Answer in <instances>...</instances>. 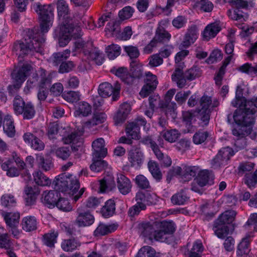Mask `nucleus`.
Masks as SVG:
<instances>
[{"label": "nucleus", "instance_id": "obj_1", "mask_svg": "<svg viewBox=\"0 0 257 257\" xmlns=\"http://www.w3.org/2000/svg\"><path fill=\"white\" fill-rule=\"evenodd\" d=\"M35 11L39 16L41 32L37 29L28 30L23 40L14 43L13 51L19 57L32 54L34 52H41L45 41L43 35L53 25L54 7L52 5L42 6L38 4Z\"/></svg>", "mask_w": 257, "mask_h": 257}, {"label": "nucleus", "instance_id": "obj_2", "mask_svg": "<svg viewBox=\"0 0 257 257\" xmlns=\"http://www.w3.org/2000/svg\"><path fill=\"white\" fill-rule=\"evenodd\" d=\"M55 189L59 192L68 193L73 196V200L76 202L82 195L84 188L80 190V183L76 176L72 174L62 173L56 177L53 181Z\"/></svg>", "mask_w": 257, "mask_h": 257}, {"label": "nucleus", "instance_id": "obj_3", "mask_svg": "<svg viewBox=\"0 0 257 257\" xmlns=\"http://www.w3.org/2000/svg\"><path fill=\"white\" fill-rule=\"evenodd\" d=\"M233 118L237 124L232 130V135L236 139L243 138L245 136L250 134L252 131V125L254 123V117L246 111L236 109Z\"/></svg>", "mask_w": 257, "mask_h": 257}, {"label": "nucleus", "instance_id": "obj_4", "mask_svg": "<svg viewBox=\"0 0 257 257\" xmlns=\"http://www.w3.org/2000/svg\"><path fill=\"white\" fill-rule=\"evenodd\" d=\"M185 67L184 63H179L176 67L171 77L172 81L175 82L180 88H182L186 85L187 80L192 81L199 77L202 74L200 69L196 66H193L184 72L183 69Z\"/></svg>", "mask_w": 257, "mask_h": 257}, {"label": "nucleus", "instance_id": "obj_5", "mask_svg": "<svg viewBox=\"0 0 257 257\" xmlns=\"http://www.w3.org/2000/svg\"><path fill=\"white\" fill-rule=\"evenodd\" d=\"M155 226L156 228L154 233V239L168 244H172L175 242L173 233L176 230V226L173 221L155 222Z\"/></svg>", "mask_w": 257, "mask_h": 257}, {"label": "nucleus", "instance_id": "obj_6", "mask_svg": "<svg viewBox=\"0 0 257 257\" xmlns=\"http://www.w3.org/2000/svg\"><path fill=\"white\" fill-rule=\"evenodd\" d=\"M33 70L32 66L28 63L17 67L12 73L13 84L8 86L9 92L13 95L21 87L30 72Z\"/></svg>", "mask_w": 257, "mask_h": 257}, {"label": "nucleus", "instance_id": "obj_7", "mask_svg": "<svg viewBox=\"0 0 257 257\" xmlns=\"http://www.w3.org/2000/svg\"><path fill=\"white\" fill-rule=\"evenodd\" d=\"M219 102L217 99L212 100L210 96L206 95H203L199 101L198 107V117L202 121L203 125H207L209 121L210 114L215 107L219 105Z\"/></svg>", "mask_w": 257, "mask_h": 257}, {"label": "nucleus", "instance_id": "obj_8", "mask_svg": "<svg viewBox=\"0 0 257 257\" xmlns=\"http://www.w3.org/2000/svg\"><path fill=\"white\" fill-rule=\"evenodd\" d=\"M13 109L17 115H21L24 119H32L35 115L36 110L31 102L26 103L20 96H16L13 101Z\"/></svg>", "mask_w": 257, "mask_h": 257}, {"label": "nucleus", "instance_id": "obj_9", "mask_svg": "<svg viewBox=\"0 0 257 257\" xmlns=\"http://www.w3.org/2000/svg\"><path fill=\"white\" fill-rule=\"evenodd\" d=\"M68 31H63L61 25L55 30L56 35L59 37V44L60 47L65 46L70 40V36L78 38L82 36L81 29L77 25L65 26Z\"/></svg>", "mask_w": 257, "mask_h": 257}, {"label": "nucleus", "instance_id": "obj_10", "mask_svg": "<svg viewBox=\"0 0 257 257\" xmlns=\"http://www.w3.org/2000/svg\"><path fill=\"white\" fill-rule=\"evenodd\" d=\"M57 9L59 25H61V29L63 31H67L65 26L75 25L70 16L69 6L65 1L58 0L57 3Z\"/></svg>", "mask_w": 257, "mask_h": 257}, {"label": "nucleus", "instance_id": "obj_11", "mask_svg": "<svg viewBox=\"0 0 257 257\" xmlns=\"http://www.w3.org/2000/svg\"><path fill=\"white\" fill-rule=\"evenodd\" d=\"M52 78L50 73H47L45 70L40 68L33 74L27 81V83L31 84L33 86H38L40 88H45L50 86Z\"/></svg>", "mask_w": 257, "mask_h": 257}, {"label": "nucleus", "instance_id": "obj_12", "mask_svg": "<svg viewBox=\"0 0 257 257\" xmlns=\"http://www.w3.org/2000/svg\"><path fill=\"white\" fill-rule=\"evenodd\" d=\"M233 10H229L228 15L231 19L238 21L240 22L245 21L247 19V15L242 11L243 9H246L248 7V2L244 0H234L231 2Z\"/></svg>", "mask_w": 257, "mask_h": 257}, {"label": "nucleus", "instance_id": "obj_13", "mask_svg": "<svg viewBox=\"0 0 257 257\" xmlns=\"http://www.w3.org/2000/svg\"><path fill=\"white\" fill-rule=\"evenodd\" d=\"M120 86L116 84L114 87L108 82H103L99 86L98 92L101 97H107L112 95L113 101H116L119 97Z\"/></svg>", "mask_w": 257, "mask_h": 257}, {"label": "nucleus", "instance_id": "obj_14", "mask_svg": "<svg viewBox=\"0 0 257 257\" xmlns=\"http://www.w3.org/2000/svg\"><path fill=\"white\" fill-rule=\"evenodd\" d=\"M77 217L75 223L79 227H85L93 223L94 217L89 211H85L83 207H79L77 209Z\"/></svg>", "mask_w": 257, "mask_h": 257}, {"label": "nucleus", "instance_id": "obj_15", "mask_svg": "<svg viewBox=\"0 0 257 257\" xmlns=\"http://www.w3.org/2000/svg\"><path fill=\"white\" fill-rule=\"evenodd\" d=\"M129 165L136 169H140L144 162L143 153L138 149L131 150L128 154Z\"/></svg>", "mask_w": 257, "mask_h": 257}, {"label": "nucleus", "instance_id": "obj_16", "mask_svg": "<svg viewBox=\"0 0 257 257\" xmlns=\"http://www.w3.org/2000/svg\"><path fill=\"white\" fill-rule=\"evenodd\" d=\"M93 149L92 156L96 158H104L107 154V150L105 148V142L102 138H98L92 143Z\"/></svg>", "mask_w": 257, "mask_h": 257}, {"label": "nucleus", "instance_id": "obj_17", "mask_svg": "<svg viewBox=\"0 0 257 257\" xmlns=\"http://www.w3.org/2000/svg\"><path fill=\"white\" fill-rule=\"evenodd\" d=\"M131 110L129 103H123L120 105L119 108L114 116L115 124L116 125L122 124L126 119Z\"/></svg>", "mask_w": 257, "mask_h": 257}, {"label": "nucleus", "instance_id": "obj_18", "mask_svg": "<svg viewBox=\"0 0 257 257\" xmlns=\"http://www.w3.org/2000/svg\"><path fill=\"white\" fill-rule=\"evenodd\" d=\"M83 128L81 127L77 132L74 131L68 133L65 128L62 129L60 132V136L62 137V140L65 144L74 143L77 138L83 134Z\"/></svg>", "mask_w": 257, "mask_h": 257}, {"label": "nucleus", "instance_id": "obj_19", "mask_svg": "<svg viewBox=\"0 0 257 257\" xmlns=\"http://www.w3.org/2000/svg\"><path fill=\"white\" fill-rule=\"evenodd\" d=\"M24 141L31 144V147L35 150L41 151L44 149L45 145L42 141L31 133H26L23 136Z\"/></svg>", "mask_w": 257, "mask_h": 257}, {"label": "nucleus", "instance_id": "obj_20", "mask_svg": "<svg viewBox=\"0 0 257 257\" xmlns=\"http://www.w3.org/2000/svg\"><path fill=\"white\" fill-rule=\"evenodd\" d=\"M117 187L120 192L126 195L130 193L132 189V184L130 180L122 174H119L117 179Z\"/></svg>", "mask_w": 257, "mask_h": 257}, {"label": "nucleus", "instance_id": "obj_21", "mask_svg": "<svg viewBox=\"0 0 257 257\" xmlns=\"http://www.w3.org/2000/svg\"><path fill=\"white\" fill-rule=\"evenodd\" d=\"M25 192L26 205L32 206L35 204L37 196L40 193L38 188L37 187H27L25 188Z\"/></svg>", "mask_w": 257, "mask_h": 257}, {"label": "nucleus", "instance_id": "obj_22", "mask_svg": "<svg viewBox=\"0 0 257 257\" xmlns=\"http://www.w3.org/2000/svg\"><path fill=\"white\" fill-rule=\"evenodd\" d=\"M156 226L155 223L153 224L150 222H142L139 224V232L144 237H147L150 239H153L154 233Z\"/></svg>", "mask_w": 257, "mask_h": 257}, {"label": "nucleus", "instance_id": "obj_23", "mask_svg": "<svg viewBox=\"0 0 257 257\" xmlns=\"http://www.w3.org/2000/svg\"><path fill=\"white\" fill-rule=\"evenodd\" d=\"M12 245L10 236L8 233L0 235V248L7 250L9 257H17L16 253L11 249Z\"/></svg>", "mask_w": 257, "mask_h": 257}, {"label": "nucleus", "instance_id": "obj_24", "mask_svg": "<svg viewBox=\"0 0 257 257\" xmlns=\"http://www.w3.org/2000/svg\"><path fill=\"white\" fill-rule=\"evenodd\" d=\"M58 190H51L48 192L44 191L42 194L44 203L47 204L49 207L55 206L59 196Z\"/></svg>", "mask_w": 257, "mask_h": 257}, {"label": "nucleus", "instance_id": "obj_25", "mask_svg": "<svg viewBox=\"0 0 257 257\" xmlns=\"http://www.w3.org/2000/svg\"><path fill=\"white\" fill-rule=\"evenodd\" d=\"M70 55V50L67 49L62 52L54 53L50 58L49 60L54 66H58L64 62Z\"/></svg>", "mask_w": 257, "mask_h": 257}, {"label": "nucleus", "instance_id": "obj_26", "mask_svg": "<svg viewBox=\"0 0 257 257\" xmlns=\"http://www.w3.org/2000/svg\"><path fill=\"white\" fill-rule=\"evenodd\" d=\"M247 101L242 96V89L238 86L236 90L235 98L231 102L232 105L235 107H238V109L245 111V104Z\"/></svg>", "mask_w": 257, "mask_h": 257}, {"label": "nucleus", "instance_id": "obj_27", "mask_svg": "<svg viewBox=\"0 0 257 257\" xmlns=\"http://www.w3.org/2000/svg\"><path fill=\"white\" fill-rule=\"evenodd\" d=\"M117 225L114 224L106 225L103 223H100L94 232L95 236L105 235L111 233L116 230Z\"/></svg>", "mask_w": 257, "mask_h": 257}, {"label": "nucleus", "instance_id": "obj_28", "mask_svg": "<svg viewBox=\"0 0 257 257\" xmlns=\"http://www.w3.org/2000/svg\"><path fill=\"white\" fill-rule=\"evenodd\" d=\"M250 235L247 234L245 237L243 238L239 243L236 254L237 256H242L243 255H247L248 254L249 249Z\"/></svg>", "mask_w": 257, "mask_h": 257}, {"label": "nucleus", "instance_id": "obj_29", "mask_svg": "<svg viewBox=\"0 0 257 257\" xmlns=\"http://www.w3.org/2000/svg\"><path fill=\"white\" fill-rule=\"evenodd\" d=\"M115 186V181L112 176H106L99 181V188L101 192L110 191Z\"/></svg>", "mask_w": 257, "mask_h": 257}, {"label": "nucleus", "instance_id": "obj_30", "mask_svg": "<svg viewBox=\"0 0 257 257\" xmlns=\"http://www.w3.org/2000/svg\"><path fill=\"white\" fill-rule=\"evenodd\" d=\"M3 216L10 227H17L19 222L20 214L16 212H3Z\"/></svg>", "mask_w": 257, "mask_h": 257}, {"label": "nucleus", "instance_id": "obj_31", "mask_svg": "<svg viewBox=\"0 0 257 257\" xmlns=\"http://www.w3.org/2000/svg\"><path fill=\"white\" fill-rule=\"evenodd\" d=\"M22 226L24 230L30 232L37 229V220L34 216H27L23 218Z\"/></svg>", "mask_w": 257, "mask_h": 257}, {"label": "nucleus", "instance_id": "obj_32", "mask_svg": "<svg viewBox=\"0 0 257 257\" xmlns=\"http://www.w3.org/2000/svg\"><path fill=\"white\" fill-rule=\"evenodd\" d=\"M196 179L201 185L205 186L207 184H211L213 180V175L208 170L199 171Z\"/></svg>", "mask_w": 257, "mask_h": 257}, {"label": "nucleus", "instance_id": "obj_33", "mask_svg": "<svg viewBox=\"0 0 257 257\" xmlns=\"http://www.w3.org/2000/svg\"><path fill=\"white\" fill-rule=\"evenodd\" d=\"M125 132L128 137H130L133 139H139L140 136V126L137 123L134 121L128 123L125 127Z\"/></svg>", "mask_w": 257, "mask_h": 257}, {"label": "nucleus", "instance_id": "obj_34", "mask_svg": "<svg viewBox=\"0 0 257 257\" xmlns=\"http://www.w3.org/2000/svg\"><path fill=\"white\" fill-rule=\"evenodd\" d=\"M220 31V27L216 23H212L208 25L203 32V37L206 40L214 37Z\"/></svg>", "mask_w": 257, "mask_h": 257}, {"label": "nucleus", "instance_id": "obj_35", "mask_svg": "<svg viewBox=\"0 0 257 257\" xmlns=\"http://www.w3.org/2000/svg\"><path fill=\"white\" fill-rule=\"evenodd\" d=\"M115 210V203L114 201L112 199H109L102 207L101 213L103 217L108 218L113 215Z\"/></svg>", "mask_w": 257, "mask_h": 257}, {"label": "nucleus", "instance_id": "obj_36", "mask_svg": "<svg viewBox=\"0 0 257 257\" xmlns=\"http://www.w3.org/2000/svg\"><path fill=\"white\" fill-rule=\"evenodd\" d=\"M81 245L78 240L73 239H64L61 243V248L65 251L72 252L76 249Z\"/></svg>", "mask_w": 257, "mask_h": 257}, {"label": "nucleus", "instance_id": "obj_37", "mask_svg": "<svg viewBox=\"0 0 257 257\" xmlns=\"http://www.w3.org/2000/svg\"><path fill=\"white\" fill-rule=\"evenodd\" d=\"M236 213L232 210H227L222 213L215 221L226 225L231 223L234 219Z\"/></svg>", "mask_w": 257, "mask_h": 257}, {"label": "nucleus", "instance_id": "obj_38", "mask_svg": "<svg viewBox=\"0 0 257 257\" xmlns=\"http://www.w3.org/2000/svg\"><path fill=\"white\" fill-rule=\"evenodd\" d=\"M3 128L4 132L10 137H13L15 134V127L12 117L6 116L4 120Z\"/></svg>", "mask_w": 257, "mask_h": 257}, {"label": "nucleus", "instance_id": "obj_39", "mask_svg": "<svg viewBox=\"0 0 257 257\" xmlns=\"http://www.w3.org/2000/svg\"><path fill=\"white\" fill-rule=\"evenodd\" d=\"M161 135L166 141L172 143L180 137L181 134L176 129H172L162 132Z\"/></svg>", "mask_w": 257, "mask_h": 257}, {"label": "nucleus", "instance_id": "obj_40", "mask_svg": "<svg viewBox=\"0 0 257 257\" xmlns=\"http://www.w3.org/2000/svg\"><path fill=\"white\" fill-rule=\"evenodd\" d=\"M105 120V114L103 113H94L92 117L85 122V126L90 128L94 125L101 124Z\"/></svg>", "mask_w": 257, "mask_h": 257}, {"label": "nucleus", "instance_id": "obj_41", "mask_svg": "<svg viewBox=\"0 0 257 257\" xmlns=\"http://www.w3.org/2000/svg\"><path fill=\"white\" fill-rule=\"evenodd\" d=\"M103 158H95L93 156L92 163L90 166V169L93 172H98L105 169L107 164L106 161L102 160Z\"/></svg>", "mask_w": 257, "mask_h": 257}, {"label": "nucleus", "instance_id": "obj_42", "mask_svg": "<svg viewBox=\"0 0 257 257\" xmlns=\"http://www.w3.org/2000/svg\"><path fill=\"white\" fill-rule=\"evenodd\" d=\"M58 236V232L54 230L45 233L43 236V243L48 247H54L55 244L57 242Z\"/></svg>", "mask_w": 257, "mask_h": 257}, {"label": "nucleus", "instance_id": "obj_43", "mask_svg": "<svg viewBox=\"0 0 257 257\" xmlns=\"http://www.w3.org/2000/svg\"><path fill=\"white\" fill-rule=\"evenodd\" d=\"M232 58V56L230 55L226 57L223 62V64L220 68L216 75L214 77L215 83L216 85L220 86L221 84V81L224 74L225 72V68L227 65L230 63Z\"/></svg>", "mask_w": 257, "mask_h": 257}, {"label": "nucleus", "instance_id": "obj_44", "mask_svg": "<svg viewBox=\"0 0 257 257\" xmlns=\"http://www.w3.org/2000/svg\"><path fill=\"white\" fill-rule=\"evenodd\" d=\"M213 230L217 236L220 238H223L228 234V227L225 224L215 221L213 225Z\"/></svg>", "mask_w": 257, "mask_h": 257}, {"label": "nucleus", "instance_id": "obj_45", "mask_svg": "<svg viewBox=\"0 0 257 257\" xmlns=\"http://www.w3.org/2000/svg\"><path fill=\"white\" fill-rule=\"evenodd\" d=\"M148 167L153 178L157 181H160L162 178V174L158 164L155 161H150Z\"/></svg>", "mask_w": 257, "mask_h": 257}, {"label": "nucleus", "instance_id": "obj_46", "mask_svg": "<svg viewBox=\"0 0 257 257\" xmlns=\"http://www.w3.org/2000/svg\"><path fill=\"white\" fill-rule=\"evenodd\" d=\"M13 160H9L2 165L3 170L7 171V175L10 177L18 176L19 175L18 170L13 167Z\"/></svg>", "mask_w": 257, "mask_h": 257}, {"label": "nucleus", "instance_id": "obj_47", "mask_svg": "<svg viewBox=\"0 0 257 257\" xmlns=\"http://www.w3.org/2000/svg\"><path fill=\"white\" fill-rule=\"evenodd\" d=\"M150 109H155L159 107L166 111V108L164 101L161 100L159 95H152L149 98Z\"/></svg>", "mask_w": 257, "mask_h": 257}, {"label": "nucleus", "instance_id": "obj_48", "mask_svg": "<svg viewBox=\"0 0 257 257\" xmlns=\"http://www.w3.org/2000/svg\"><path fill=\"white\" fill-rule=\"evenodd\" d=\"M176 92L175 89H171L169 90L166 95L164 99V103L165 104L166 108V113L168 112H171L174 111L175 107L176 106L175 103L171 102V100Z\"/></svg>", "mask_w": 257, "mask_h": 257}, {"label": "nucleus", "instance_id": "obj_49", "mask_svg": "<svg viewBox=\"0 0 257 257\" xmlns=\"http://www.w3.org/2000/svg\"><path fill=\"white\" fill-rule=\"evenodd\" d=\"M91 112V107L85 101H82L78 103L77 109L74 112L76 116L82 115L86 116Z\"/></svg>", "mask_w": 257, "mask_h": 257}, {"label": "nucleus", "instance_id": "obj_50", "mask_svg": "<svg viewBox=\"0 0 257 257\" xmlns=\"http://www.w3.org/2000/svg\"><path fill=\"white\" fill-rule=\"evenodd\" d=\"M143 143L146 145H150L158 160L162 159L164 156L163 153L160 150L157 143L150 137H147L143 140Z\"/></svg>", "mask_w": 257, "mask_h": 257}, {"label": "nucleus", "instance_id": "obj_51", "mask_svg": "<svg viewBox=\"0 0 257 257\" xmlns=\"http://www.w3.org/2000/svg\"><path fill=\"white\" fill-rule=\"evenodd\" d=\"M116 76L120 79L125 83L131 84L133 83V78L131 75L128 73L127 69L124 67L118 68L115 73Z\"/></svg>", "mask_w": 257, "mask_h": 257}, {"label": "nucleus", "instance_id": "obj_52", "mask_svg": "<svg viewBox=\"0 0 257 257\" xmlns=\"http://www.w3.org/2000/svg\"><path fill=\"white\" fill-rule=\"evenodd\" d=\"M188 197L185 192L183 190L173 195L171 199V202L174 205H181L187 201Z\"/></svg>", "mask_w": 257, "mask_h": 257}, {"label": "nucleus", "instance_id": "obj_53", "mask_svg": "<svg viewBox=\"0 0 257 257\" xmlns=\"http://www.w3.org/2000/svg\"><path fill=\"white\" fill-rule=\"evenodd\" d=\"M16 203L14 196L11 194H5L1 198V205L6 208L14 206Z\"/></svg>", "mask_w": 257, "mask_h": 257}, {"label": "nucleus", "instance_id": "obj_54", "mask_svg": "<svg viewBox=\"0 0 257 257\" xmlns=\"http://www.w3.org/2000/svg\"><path fill=\"white\" fill-rule=\"evenodd\" d=\"M56 156L63 160H66L70 156L72 152L69 147H62L52 150Z\"/></svg>", "mask_w": 257, "mask_h": 257}, {"label": "nucleus", "instance_id": "obj_55", "mask_svg": "<svg viewBox=\"0 0 257 257\" xmlns=\"http://www.w3.org/2000/svg\"><path fill=\"white\" fill-rule=\"evenodd\" d=\"M34 181L40 186H45L51 184V180L41 171H37L34 174Z\"/></svg>", "mask_w": 257, "mask_h": 257}, {"label": "nucleus", "instance_id": "obj_56", "mask_svg": "<svg viewBox=\"0 0 257 257\" xmlns=\"http://www.w3.org/2000/svg\"><path fill=\"white\" fill-rule=\"evenodd\" d=\"M203 246L201 242L196 241L194 243L190 250H188L187 255L189 257H201Z\"/></svg>", "mask_w": 257, "mask_h": 257}, {"label": "nucleus", "instance_id": "obj_57", "mask_svg": "<svg viewBox=\"0 0 257 257\" xmlns=\"http://www.w3.org/2000/svg\"><path fill=\"white\" fill-rule=\"evenodd\" d=\"M36 161L38 167L45 171L49 170L52 166L51 160L45 159L43 156L40 155H37Z\"/></svg>", "mask_w": 257, "mask_h": 257}, {"label": "nucleus", "instance_id": "obj_58", "mask_svg": "<svg viewBox=\"0 0 257 257\" xmlns=\"http://www.w3.org/2000/svg\"><path fill=\"white\" fill-rule=\"evenodd\" d=\"M120 47L116 44H111L106 48V53L109 59H114L120 54Z\"/></svg>", "mask_w": 257, "mask_h": 257}, {"label": "nucleus", "instance_id": "obj_59", "mask_svg": "<svg viewBox=\"0 0 257 257\" xmlns=\"http://www.w3.org/2000/svg\"><path fill=\"white\" fill-rule=\"evenodd\" d=\"M137 186L142 189H149L151 188L148 179L143 175H138L135 179Z\"/></svg>", "mask_w": 257, "mask_h": 257}, {"label": "nucleus", "instance_id": "obj_60", "mask_svg": "<svg viewBox=\"0 0 257 257\" xmlns=\"http://www.w3.org/2000/svg\"><path fill=\"white\" fill-rule=\"evenodd\" d=\"M244 183L249 188L255 186L257 184V170L253 173H249L245 174Z\"/></svg>", "mask_w": 257, "mask_h": 257}, {"label": "nucleus", "instance_id": "obj_61", "mask_svg": "<svg viewBox=\"0 0 257 257\" xmlns=\"http://www.w3.org/2000/svg\"><path fill=\"white\" fill-rule=\"evenodd\" d=\"M234 154V151L229 147L221 148L217 154L220 157L225 160L227 163L230 157Z\"/></svg>", "mask_w": 257, "mask_h": 257}, {"label": "nucleus", "instance_id": "obj_62", "mask_svg": "<svg viewBox=\"0 0 257 257\" xmlns=\"http://www.w3.org/2000/svg\"><path fill=\"white\" fill-rule=\"evenodd\" d=\"M131 71L132 73L131 76L132 78H140L143 75V70L142 66L140 65H136L134 62L131 63Z\"/></svg>", "mask_w": 257, "mask_h": 257}, {"label": "nucleus", "instance_id": "obj_63", "mask_svg": "<svg viewBox=\"0 0 257 257\" xmlns=\"http://www.w3.org/2000/svg\"><path fill=\"white\" fill-rule=\"evenodd\" d=\"M155 253V250L151 246H144L137 253L136 257H152Z\"/></svg>", "mask_w": 257, "mask_h": 257}, {"label": "nucleus", "instance_id": "obj_64", "mask_svg": "<svg viewBox=\"0 0 257 257\" xmlns=\"http://www.w3.org/2000/svg\"><path fill=\"white\" fill-rule=\"evenodd\" d=\"M55 205L60 210L63 211H69L72 209V207L70 205L69 201L64 198L59 197Z\"/></svg>", "mask_w": 257, "mask_h": 257}]
</instances>
